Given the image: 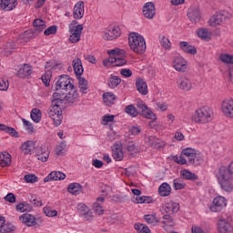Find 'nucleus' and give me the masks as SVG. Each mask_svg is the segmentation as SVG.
<instances>
[{"instance_id":"1","label":"nucleus","mask_w":233,"mask_h":233,"mask_svg":"<svg viewBox=\"0 0 233 233\" xmlns=\"http://www.w3.org/2000/svg\"><path fill=\"white\" fill-rule=\"evenodd\" d=\"M233 161L230 162L229 166L227 167L222 166L218 170V175L217 176L218 183L226 192H232L233 190Z\"/></svg>"},{"instance_id":"2","label":"nucleus","mask_w":233,"mask_h":233,"mask_svg":"<svg viewBox=\"0 0 233 233\" xmlns=\"http://www.w3.org/2000/svg\"><path fill=\"white\" fill-rule=\"evenodd\" d=\"M137 106L138 107V109L136 108L134 105H129L126 106V114H128L132 117H137V116H139L140 114V116H143V117H146V119H151L152 121H156V119H157L156 114H154L152 110L148 109V106H147L145 103L138 102L137 104Z\"/></svg>"},{"instance_id":"3","label":"nucleus","mask_w":233,"mask_h":233,"mask_svg":"<svg viewBox=\"0 0 233 233\" xmlns=\"http://www.w3.org/2000/svg\"><path fill=\"white\" fill-rule=\"evenodd\" d=\"M128 43L131 50L136 52V54H145L147 52V42H145V38L143 35H139V33H130L128 36Z\"/></svg>"},{"instance_id":"4","label":"nucleus","mask_w":233,"mask_h":233,"mask_svg":"<svg viewBox=\"0 0 233 233\" xmlns=\"http://www.w3.org/2000/svg\"><path fill=\"white\" fill-rule=\"evenodd\" d=\"M182 154L187 157L188 165L193 167H200L205 163V158L201 153H197L196 149L192 147H187L182 150Z\"/></svg>"},{"instance_id":"5","label":"nucleus","mask_w":233,"mask_h":233,"mask_svg":"<svg viewBox=\"0 0 233 233\" xmlns=\"http://www.w3.org/2000/svg\"><path fill=\"white\" fill-rule=\"evenodd\" d=\"M212 116H214V112H212L211 108L201 107L196 111L194 120L196 123H209V121H212Z\"/></svg>"},{"instance_id":"6","label":"nucleus","mask_w":233,"mask_h":233,"mask_svg":"<svg viewBox=\"0 0 233 233\" xmlns=\"http://www.w3.org/2000/svg\"><path fill=\"white\" fill-rule=\"evenodd\" d=\"M47 114L53 120L55 126L59 127V125L63 123V107L60 106H54L51 104Z\"/></svg>"},{"instance_id":"7","label":"nucleus","mask_w":233,"mask_h":233,"mask_svg":"<svg viewBox=\"0 0 233 233\" xmlns=\"http://www.w3.org/2000/svg\"><path fill=\"white\" fill-rule=\"evenodd\" d=\"M74 88V85L70 82V76L66 75H62L55 82V90L57 92L58 90H62L64 92H68V89Z\"/></svg>"},{"instance_id":"8","label":"nucleus","mask_w":233,"mask_h":233,"mask_svg":"<svg viewBox=\"0 0 233 233\" xmlns=\"http://www.w3.org/2000/svg\"><path fill=\"white\" fill-rule=\"evenodd\" d=\"M121 35V28L119 26L108 27L103 32L102 37L106 41H114Z\"/></svg>"},{"instance_id":"9","label":"nucleus","mask_w":233,"mask_h":233,"mask_svg":"<svg viewBox=\"0 0 233 233\" xmlns=\"http://www.w3.org/2000/svg\"><path fill=\"white\" fill-rule=\"evenodd\" d=\"M177 86L183 92H190L192 90V80L188 76H182L177 80Z\"/></svg>"},{"instance_id":"10","label":"nucleus","mask_w":233,"mask_h":233,"mask_svg":"<svg viewBox=\"0 0 233 233\" xmlns=\"http://www.w3.org/2000/svg\"><path fill=\"white\" fill-rule=\"evenodd\" d=\"M225 207H227V198L222 196H218L213 199L212 205L209 208L211 212H221Z\"/></svg>"},{"instance_id":"11","label":"nucleus","mask_w":233,"mask_h":233,"mask_svg":"<svg viewBox=\"0 0 233 233\" xmlns=\"http://www.w3.org/2000/svg\"><path fill=\"white\" fill-rule=\"evenodd\" d=\"M65 101L68 104L79 101V94H77V88L75 86L69 88L67 93H65Z\"/></svg>"},{"instance_id":"12","label":"nucleus","mask_w":233,"mask_h":233,"mask_svg":"<svg viewBox=\"0 0 233 233\" xmlns=\"http://www.w3.org/2000/svg\"><path fill=\"white\" fill-rule=\"evenodd\" d=\"M143 15L146 19H154L156 15V5L152 2H147L143 6Z\"/></svg>"},{"instance_id":"13","label":"nucleus","mask_w":233,"mask_h":233,"mask_svg":"<svg viewBox=\"0 0 233 233\" xmlns=\"http://www.w3.org/2000/svg\"><path fill=\"white\" fill-rule=\"evenodd\" d=\"M222 112L226 117H233V99L227 98L222 102Z\"/></svg>"},{"instance_id":"14","label":"nucleus","mask_w":233,"mask_h":233,"mask_svg":"<svg viewBox=\"0 0 233 233\" xmlns=\"http://www.w3.org/2000/svg\"><path fill=\"white\" fill-rule=\"evenodd\" d=\"M85 15V2L79 1L75 5L73 11L74 19H83Z\"/></svg>"},{"instance_id":"15","label":"nucleus","mask_w":233,"mask_h":233,"mask_svg":"<svg viewBox=\"0 0 233 233\" xmlns=\"http://www.w3.org/2000/svg\"><path fill=\"white\" fill-rule=\"evenodd\" d=\"M66 178V175L61 171H53L47 177L44 178V183H48L49 181H63Z\"/></svg>"},{"instance_id":"16","label":"nucleus","mask_w":233,"mask_h":233,"mask_svg":"<svg viewBox=\"0 0 233 233\" xmlns=\"http://www.w3.org/2000/svg\"><path fill=\"white\" fill-rule=\"evenodd\" d=\"M19 219L27 227H35V225H37V218L34 215L28 213L20 216Z\"/></svg>"},{"instance_id":"17","label":"nucleus","mask_w":233,"mask_h":233,"mask_svg":"<svg viewBox=\"0 0 233 233\" xmlns=\"http://www.w3.org/2000/svg\"><path fill=\"white\" fill-rule=\"evenodd\" d=\"M65 102V92H56L53 94L51 98V105L53 106H61L63 108V103Z\"/></svg>"},{"instance_id":"18","label":"nucleus","mask_w":233,"mask_h":233,"mask_svg":"<svg viewBox=\"0 0 233 233\" xmlns=\"http://www.w3.org/2000/svg\"><path fill=\"white\" fill-rule=\"evenodd\" d=\"M187 60L181 56H177L173 61V67L177 72H185L187 70Z\"/></svg>"},{"instance_id":"19","label":"nucleus","mask_w":233,"mask_h":233,"mask_svg":"<svg viewBox=\"0 0 233 233\" xmlns=\"http://www.w3.org/2000/svg\"><path fill=\"white\" fill-rule=\"evenodd\" d=\"M187 17L192 23H199V19H201L199 7H190L187 11Z\"/></svg>"},{"instance_id":"20","label":"nucleus","mask_w":233,"mask_h":233,"mask_svg":"<svg viewBox=\"0 0 233 233\" xmlns=\"http://www.w3.org/2000/svg\"><path fill=\"white\" fill-rule=\"evenodd\" d=\"M179 48L183 50L185 54H190V56H196V54H198V49H196V46L188 44V42H179Z\"/></svg>"},{"instance_id":"21","label":"nucleus","mask_w":233,"mask_h":233,"mask_svg":"<svg viewBox=\"0 0 233 233\" xmlns=\"http://www.w3.org/2000/svg\"><path fill=\"white\" fill-rule=\"evenodd\" d=\"M17 76L23 79H25V77H28V76H32V66H30L28 64L19 66Z\"/></svg>"},{"instance_id":"22","label":"nucleus","mask_w":233,"mask_h":233,"mask_svg":"<svg viewBox=\"0 0 233 233\" xmlns=\"http://www.w3.org/2000/svg\"><path fill=\"white\" fill-rule=\"evenodd\" d=\"M136 86L139 94L142 96H147V94H148V86L143 78H137L136 80Z\"/></svg>"},{"instance_id":"23","label":"nucleus","mask_w":233,"mask_h":233,"mask_svg":"<svg viewBox=\"0 0 233 233\" xmlns=\"http://www.w3.org/2000/svg\"><path fill=\"white\" fill-rule=\"evenodd\" d=\"M73 70L77 77L83 76V72H85V69L83 68V63L81 62V58H75L73 60Z\"/></svg>"},{"instance_id":"24","label":"nucleus","mask_w":233,"mask_h":233,"mask_svg":"<svg viewBox=\"0 0 233 233\" xmlns=\"http://www.w3.org/2000/svg\"><path fill=\"white\" fill-rule=\"evenodd\" d=\"M0 6L3 10L10 12V10H14L17 6V0H0Z\"/></svg>"},{"instance_id":"25","label":"nucleus","mask_w":233,"mask_h":233,"mask_svg":"<svg viewBox=\"0 0 233 233\" xmlns=\"http://www.w3.org/2000/svg\"><path fill=\"white\" fill-rule=\"evenodd\" d=\"M12 165V156L8 152L0 153V167H10Z\"/></svg>"},{"instance_id":"26","label":"nucleus","mask_w":233,"mask_h":233,"mask_svg":"<svg viewBox=\"0 0 233 233\" xmlns=\"http://www.w3.org/2000/svg\"><path fill=\"white\" fill-rule=\"evenodd\" d=\"M218 232L220 233H228L232 232L233 230V228L230 226V223L227 222V220L225 219L218 220Z\"/></svg>"},{"instance_id":"27","label":"nucleus","mask_w":233,"mask_h":233,"mask_svg":"<svg viewBox=\"0 0 233 233\" xmlns=\"http://www.w3.org/2000/svg\"><path fill=\"white\" fill-rule=\"evenodd\" d=\"M165 211L166 214H176L179 212V204L174 201H169L165 205Z\"/></svg>"},{"instance_id":"28","label":"nucleus","mask_w":233,"mask_h":233,"mask_svg":"<svg viewBox=\"0 0 233 233\" xmlns=\"http://www.w3.org/2000/svg\"><path fill=\"white\" fill-rule=\"evenodd\" d=\"M171 192H172V187L167 182L162 183L158 187V194L162 198H167L170 196Z\"/></svg>"},{"instance_id":"29","label":"nucleus","mask_w":233,"mask_h":233,"mask_svg":"<svg viewBox=\"0 0 233 233\" xmlns=\"http://www.w3.org/2000/svg\"><path fill=\"white\" fill-rule=\"evenodd\" d=\"M83 191V186L79 183H71L67 187V192L73 194V196H79Z\"/></svg>"},{"instance_id":"30","label":"nucleus","mask_w":233,"mask_h":233,"mask_svg":"<svg viewBox=\"0 0 233 233\" xmlns=\"http://www.w3.org/2000/svg\"><path fill=\"white\" fill-rule=\"evenodd\" d=\"M113 152V157L116 161H123V157H125V155L123 153V149L121 148V146L115 145L112 148Z\"/></svg>"},{"instance_id":"31","label":"nucleus","mask_w":233,"mask_h":233,"mask_svg":"<svg viewBox=\"0 0 233 233\" xmlns=\"http://www.w3.org/2000/svg\"><path fill=\"white\" fill-rule=\"evenodd\" d=\"M37 34H39L38 32H35V29H29L27 31H25L23 35H20V39L24 42V43H28V41H30L31 39H34V37H35V35H37Z\"/></svg>"},{"instance_id":"32","label":"nucleus","mask_w":233,"mask_h":233,"mask_svg":"<svg viewBox=\"0 0 233 233\" xmlns=\"http://www.w3.org/2000/svg\"><path fill=\"white\" fill-rule=\"evenodd\" d=\"M37 34H39L38 32H35V29H29L27 31H25L23 35H20V39L24 42V43H28V41H30L31 39H34V37H35V35H37Z\"/></svg>"},{"instance_id":"33","label":"nucleus","mask_w":233,"mask_h":233,"mask_svg":"<svg viewBox=\"0 0 233 233\" xmlns=\"http://www.w3.org/2000/svg\"><path fill=\"white\" fill-rule=\"evenodd\" d=\"M33 26L35 28V31L38 34H41L45 28H46V22H45L43 19H35L33 22Z\"/></svg>"},{"instance_id":"34","label":"nucleus","mask_w":233,"mask_h":233,"mask_svg":"<svg viewBox=\"0 0 233 233\" xmlns=\"http://www.w3.org/2000/svg\"><path fill=\"white\" fill-rule=\"evenodd\" d=\"M226 17L227 16H225L222 14H217V15H213L209 20L210 26H216L218 25H221V23H223V21H225Z\"/></svg>"},{"instance_id":"35","label":"nucleus","mask_w":233,"mask_h":233,"mask_svg":"<svg viewBox=\"0 0 233 233\" xmlns=\"http://www.w3.org/2000/svg\"><path fill=\"white\" fill-rule=\"evenodd\" d=\"M20 148L24 154H32V148H35V143L32 140H28L24 142Z\"/></svg>"},{"instance_id":"36","label":"nucleus","mask_w":233,"mask_h":233,"mask_svg":"<svg viewBox=\"0 0 233 233\" xmlns=\"http://www.w3.org/2000/svg\"><path fill=\"white\" fill-rule=\"evenodd\" d=\"M78 87L82 94H86L88 90V81L83 76H77Z\"/></svg>"},{"instance_id":"37","label":"nucleus","mask_w":233,"mask_h":233,"mask_svg":"<svg viewBox=\"0 0 233 233\" xmlns=\"http://www.w3.org/2000/svg\"><path fill=\"white\" fill-rule=\"evenodd\" d=\"M150 145L153 148H163L165 147V142H162L161 139L156 137L155 136H151L148 137Z\"/></svg>"},{"instance_id":"38","label":"nucleus","mask_w":233,"mask_h":233,"mask_svg":"<svg viewBox=\"0 0 233 233\" xmlns=\"http://www.w3.org/2000/svg\"><path fill=\"white\" fill-rule=\"evenodd\" d=\"M180 177H182L183 179L196 181L198 179V175L190 172L187 169H183L180 171Z\"/></svg>"},{"instance_id":"39","label":"nucleus","mask_w":233,"mask_h":233,"mask_svg":"<svg viewBox=\"0 0 233 233\" xmlns=\"http://www.w3.org/2000/svg\"><path fill=\"white\" fill-rule=\"evenodd\" d=\"M198 35L203 41H210L212 39V33L208 32L207 28H201L198 31Z\"/></svg>"},{"instance_id":"40","label":"nucleus","mask_w":233,"mask_h":233,"mask_svg":"<svg viewBox=\"0 0 233 233\" xmlns=\"http://www.w3.org/2000/svg\"><path fill=\"white\" fill-rule=\"evenodd\" d=\"M107 85L109 88H116L117 86L121 85V78L117 76L111 75Z\"/></svg>"},{"instance_id":"41","label":"nucleus","mask_w":233,"mask_h":233,"mask_svg":"<svg viewBox=\"0 0 233 233\" xmlns=\"http://www.w3.org/2000/svg\"><path fill=\"white\" fill-rule=\"evenodd\" d=\"M144 219L148 225H152L153 227H156V225H157V223H159V219H157V218H156V214L145 215Z\"/></svg>"},{"instance_id":"42","label":"nucleus","mask_w":233,"mask_h":233,"mask_svg":"<svg viewBox=\"0 0 233 233\" xmlns=\"http://www.w3.org/2000/svg\"><path fill=\"white\" fill-rule=\"evenodd\" d=\"M219 60L224 63V65H232L233 66V55L221 54L219 56Z\"/></svg>"},{"instance_id":"43","label":"nucleus","mask_w":233,"mask_h":233,"mask_svg":"<svg viewBox=\"0 0 233 233\" xmlns=\"http://www.w3.org/2000/svg\"><path fill=\"white\" fill-rule=\"evenodd\" d=\"M103 101L104 103H107V105H113L114 101H116V95L107 92L103 94Z\"/></svg>"},{"instance_id":"44","label":"nucleus","mask_w":233,"mask_h":233,"mask_svg":"<svg viewBox=\"0 0 233 233\" xmlns=\"http://www.w3.org/2000/svg\"><path fill=\"white\" fill-rule=\"evenodd\" d=\"M31 119H33L35 123H39L41 121V110L33 108L31 111Z\"/></svg>"},{"instance_id":"45","label":"nucleus","mask_w":233,"mask_h":233,"mask_svg":"<svg viewBox=\"0 0 233 233\" xmlns=\"http://www.w3.org/2000/svg\"><path fill=\"white\" fill-rule=\"evenodd\" d=\"M45 86H50V79H52V71L47 70L41 77Z\"/></svg>"},{"instance_id":"46","label":"nucleus","mask_w":233,"mask_h":233,"mask_svg":"<svg viewBox=\"0 0 233 233\" xmlns=\"http://www.w3.org/2000/svg\"><path fill=\"white\" fill-rule=\"evenodd\" d=\"M15 230V226L12 225V224H4L1 228H0V233H13Z\"/></svg>"},{"instance_id":"47","label":"nucleus","mask_w":233,"mask_h":233,"mask_svg":"<svg viewBox=\"0 0 233 233\" xmlns=\"http://www.w3.org/2000/svg\"><path fill=\"white\" fill-rule=\"evenodd\" d=\"M134 227L138 233H150V228L145 224L136 223Z\"/></svg>"},{"instance_id":"48","label":"nucleus","mask_w":233,"mask_h":233,"mask_svg":"<svg viewBox=\"0 0 233 233\" xmlns=\"http://www.w3.org/2000/svg\"><path fill=\"white\" fill-rule=\"evenodd\" d=\"M114 66H123L127 63V59L123 57V55L118 56H113Z\"/></svg>"},{"instance_id":"49","label":"nucleus","mask_w":233,"mask_h":233,"mask_svg":"<svg viewBox=\"0 0 233 233\" xmlns=\"http://www.w3.org/2000/svg\"><path fill=\"white\" fill-rule=\"evenodd\" d=\"M16 210H19L20 212H30L32 211V206L27 203H20L16 205Z\"/></svg>"},{"instance_id":"50","label":"nucleus","mask_w":233,"mask_h":233,"mask_svg":"<svg viewBox=\"0 0 233 233\" xmlns=\"http://www.w3.org/2000/svg\"><path fill=\"white\" fill-rule=\"evenodd\" d=\"M57 34V25H54L49 26L44 31L45 35H56Z\"/></svg>"},{"instance_id":"51","label":"nucleus","mask_w":233,"mask_h":233,"mask_svg":"<svg viewBox=\"0 0 233 233\" xmlns=\"http://www.w3.org/2000/svg\"><path fill=\"white\" fill-rule=\"evenodd\" d=\"M107 54L110 56V57H117L118 56H125V50L116 48L107 51Z\"/></svg>"},{"instance_id":"52","label":"nucleus","mask_w":233,"mask_h":233,"mask_svg":"<svg viewBox=\"0 0 233 233\" xmlns=\"http://www.w3.org/2000/svg\"><path fill=\"white\" fill-rule=\"evenodd\" d=\"M24 179L25 183H37L39 178L35 174H28L24 177Z\"/></svg>"},{"instance_id":"53","label":"nucleus","mask_w":233,"mask_h":233,"mask_svg":"<svg viewBox=\"0 0 233 233\" xmlns=\"http://www.w3.org/2000/svg\"><path fill=\"white\" fill-rule=\"evenodd\" d=\"M163 219H164V221H162V223L164 225H169V227H172V225H174V219L170 216V214L167 213V215H164Z\"/></svg>"},{"instance_id":"54","label":"nucleus","mask_w":233,"mask_h":233,"mask_svg":"<svg viewBox=\"0 0 233 233\" xmlns=\"http://www.w3.org/2000/svg\"><path fill=\"white\" fill-rule=\"evenodd\" d=\"M160 44L163 48H166V50H168V48H170V40L165 37V35L160 36Z\"/></svg>"},{"instance_id":"55","label":"nucleus","mask_w":233,"mask_h":233,"mask_svg":"<svg viewBox=\"0 0 233 233\" xmlns=\"http://www.w3.org/2000/svg\"><path fill=\"white\" fill-rule=\"evenodd\" d=\"M114 119H116V116L114 115H105L103 117H102V125H107L109 123H112L114 121Z\"/></svg>"},{"instance_id":"56","label":"nucleus","mask_w":233,"mask_h":233,"mask_svg":"<svg viewBox=\"0 0 233 233\" xmlns=\"http://www.w3.org/2000/svg\"><path fill=\"white\" fill-rule=\"evenodd\" d=\"M6 134H9V136H11L12 137H19V133L15 130V128L14 127H7Z\"/></svg>"},{"instance_id":"57","label":"nucleus","mask_w":233,"mask_h":233,"mask_svg":"<svg viewBox=\"0 0 233 233\" xmlns=\"http://www.w3.org/2000/svg\"><path fill=\"white\" fill-rule=\"evenodd\" d=\"M69 41L71 43H77L78 41H81V35L80 34H76V33H73L69 36Z\"/></svg>"},{"instance_id":"58","label":"nucleus","mask_w":233,"mask_h":233,"mask_svg":"<svg viewBox=\"0 0 233 233\" xmlns=\"http://www.w3.org/2000/svg\"><path fill=\"white\" fill-rule=\"evenodd\" d=\"M127 199V196L114 195L111 198L115 203H123Z\"/></svg>"},{"instance_id":"59","label":"nucleus","mask_w":233,"mask_h":233,"mask_svg":"<svg viewBox=\"0 0 233 233\" xmlns=\"http://www.w3.org/2000/svg\"><path fill=\"white\" fill-rule=\"evenodd\" d=\"M44 213L48 218H56V216H57L56 210H50V209H48V208H44Z\"/></svg>"},{"instance_id":"60","label":"nucleus","mask_w":233,"mask_h":233,"mask_svg":"<svg viewBox=\"0 0 233 233\" xmlns=\"http://www.w3.org/2000/svg\"><path fill=\"white\" fill-rule=\"evenodd\" d=\"M22 121L26 127V130H29V134H34V126L32 125V123L25 118H23Z\"/></svg>"},{"instance_id":"61","label":"nucleus","mask_w":233,"mask_h":233,"mask_svg":"<svg viewBox=\"0 0 233 233\" xmlns=\"http://www.w3.org/2000/svg\"><path fill=\"white\" fill-rule=\"evenodd\" d=\"M127 152H135V153L138 151L137 147H136V143L134 142H129L127 145Z\"/></svg>"},{"instance_id":"62","label":"nucleus","mask_w":233,"mask_h":233,"mask_svg":"<svg viewBox=\"0 0 233 233\" xmlns=\"http://www.w3.org/2000/svg\"><path fill=\"white\" fill-rule=\"evenodd\" d=\"M8 80H5L3 78H0V90L6 91L8 90Z\"/></svg>"},{"instance_id":"63","label":"nucleus","mask_w":233,"mask_h":233,"mask_svg":"<svg viewBox=\"0 0 233 233\" xmlns=\"http://www.w3.org/2000/svg\"><path fill=\"white\" fill-rule=\"evenodd\" d=\"M4 199L8 203H15V195H14V193H8Z\"/></svg>"},{"instance_id":"64","label":"nucleus","mask_w":233,"mask_h":233,"mask_svg":"<svg viewBox=\"0 0 233 233\" xmlns=\"http://www.w3.org/2000/svg\"><path fill=\"white\" fill-rule=\"evenodd\" d=\"M120 74L124 77H132V70L130 69H126V68L121 69Z\"/></svg>"}]
</instances>
